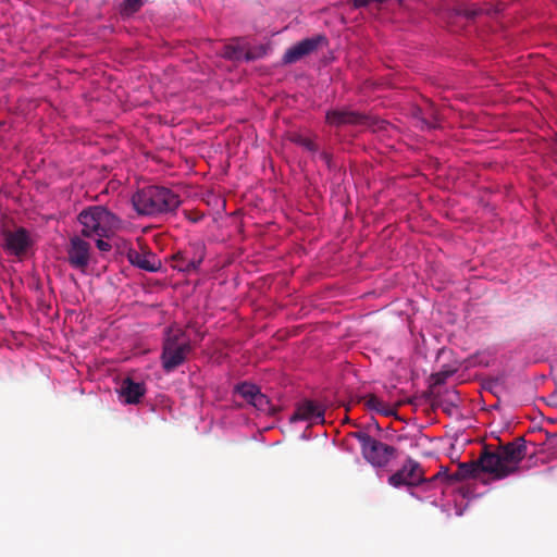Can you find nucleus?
<instances>
[{
	"label": "nucleus",
	"instance_id": "1",
	"mask_svg": "<svg viewBox=\"0 0 557 557\" xmlns=\"http://www.w3.org/2000/svg\"><path fill=\"white\" fill-rule=\"evenodd\" d=\"M527 456V442L523 437H516L512 442L500 444L496 450L484 448L481 461L484 471L494 480H502L519 470V463Z\"/></svg>",
	"mask_w": 557,
	"mask_h": 557
},
{
	"label": "nucleus",
	"instance_id": "2",
	"mask_svg": "<svg viewBox=\"0 0 557 557\" xmlns=\"http://www.w3.org/2000/svg\"><path fill=\"white\" fill-rule=\"evenodd\" d=\"M181 202L177 194L160 186L145 187L132 197L134 209L141 215L171 213L181 206Z\"/></svg>",
	"mask_w": 557,
	"mask_h": 557
},
{
	"label": "nucleus",
	"instance_id": "3",
	"mask_svg": "<svg viewBox=\"0 0 557 557\" xmlns=\"http://www.w3.org/2000/svg\"><path fill=\"white\" fill-rule=\"evenodd\" d=\"M82 235L108 237L120 225L119 218L102 206H91L78 214Z\"/></svg>",
	"mask_w": 557,
	"mask_h": 557
},
{
	"label": "nucleus",
	"instance_id": "4",
	"mask_svg": "<svg viewBox=\"0 0 557 557\" xmlns=\"http://www.w3.org/2000/svg\"><path fill=\"white\" fill-rule=\"evenodd\" d=\"M193 347L186 333L181 329H168L163 339L161 363L165 372L170 373L182 366Z\"/></svg>",
	"mask_w": 557,
	"mask_h": 557
},
{
	"label": "nucleus",
	"instance_id": "5",
	"mask_svg": "<svg viewBox=\"0 0 557 557\" xmlns=\"http://www.w3.org/2000/svg\"><path fill=\"white\" fill-rule=\"evenodd\" d=\"M325 122L333 127L345 125H360L371 128L373 132L385 129L387 123L375 116L361 114L348 109L329 110L325 114Z\"/></svg>",
	"mask_w": 557,
	"mask_h": 557
},
{
	"label": "nucleus",
	"instance_id": "6",
	"mask_svg": "<svg viewBox=\"0 0 557 557\" xmlns=\"http://www.w3.org/2000/svg\"><path fill=\"white\" fill-rule=\"evenodd\" d=\"M366 446L361 450L364 459L374 467H385L397 457V449L373 437H364Z\"/></svg>",
	"mask_w": 557,
	"mask_h": 557
},
{
	"label": "nucleus",
	"instance_id": "7",
	"mask_svg": "<svg viewBox=\"0 0 557 557\" xmlns=\"http://www.w3.org/2000/svg\"><path fill=\"white\" fill-rule=\"evenodd\" d=\"M327 45V39L324 35H317L310 38H305L294 46L289 47L284 55V64H293L301 60L302 58L315 52L322 46Z\"/></svg>",
	"mask_w": 557,
	"mask_h": 557
},
{
	"label": "nucleus",
	"instance_id": "8",
	"mask_svg": "<svg viewBox=\"0 0 557 557\" xmlns=\"http://www.w3.org/2000/svg\"><path fill=\"white\" fill-rule=\"evenodd\" d=\"M423 481V470L420 463L411 458H408L401 469L388 478V483L394 487L417 486Z\"/></svg>",
	"mask_w": 557,
	"mask_h": 557
},
{
	"label": "nucleus",
	"instance_id": "9",
	"mask_svg": "<svg viewBox=\"0 0 557 557\" xmlns=\"http://www.w3.org/2000/svg\"><path fill=\"white\" fill-rule=\"evenodd\" d=\"M91 246L79 236H73L66 248L69 264L77 270L85 271L90 261Z\"/></svg>",
	"mask_w": 557,
	"mask_h": 557
},
{
	"label": "nucleus",
	"instance_id": "10",
	"mask_svg": "<svg viewBox=\"0 0 557 557\" xmlns=\"http://www.w3.org/2000/svg\"><path fill=\"white\" fill-rule=\"evenodd\" d=\"M194 253L190 256L189 250L178 251L173 256V268L185 273L196 272L205 259V247L194 245Z\"/></svg>",
	"mask_w": 557,
	"mask_h": 557
},
{
	"label": "nucleus",
	"instance_id": "11",
	"mask_svg": "<svg viewBox=\"0 0 557 557\" xmlns=\"http://www.w3.org/2000/svg\"><path fill=\"white\" fill-rule=\"evenodd\" d=\"M235 392L256 409L262 412L271 411L269 398L260 392L257 385L244 382L235 386Z\"/></svg>",
	"mask_w": 557,
	"mask_h": 557
},
{
	"label": "nucleus",
	"instance_id": "12",
	"mask_svg": "<svg viewBox=\"0 0 557 557\" xmlns=\"http://www.w3.org/2000/svg\"><path fill=\"white\" fill-rule=\"evenodd\" d=\"M146 392L144 382H136L129 376L122 380L117 389L120 399L128 405L139 404Z\"/></svg>",
	"mask_w": 557,
	"mask_h": 557
},
{
	"label": "nucleus",
	"instance_id": "13",
	"mask_svg": "<svg viewBox=\"0 0 557 557\" xmlns=\"http://www.w3.org/2000/svg\"><path fill=\"white\" fill-rule=\"evenodd\" d=\"M4 248L11 255L16 257L23 256L30 246V238L28 232L20 227L14 232L8 231L4 233Z\"/></svg>",
	"mask_w": 557,
	"mask_h": 557
},
{
	"label": "nucleus",
	"instance_id": "14",
	"mask_svg": "<svg viewBox=\"0 0 557 557\" xmlns=\"http://www.w3.org/2000/svg\"><path fill=\"white\" fill-rule=\"evenodd\" d=\"M127 260L132 265H135L147 272H157L161 268V261L154 253L139 251L135 248L128 249Z\"/></svg>",
	"mask_w": 557,
	"mask_h": 557
},
{
	"label": "nucleus",
	"instance_id": "15",
	"mask_svg": "<svg viewBox=\"0 0 557 557\" xmlns=\"http://www.w3.org/2000/svg\"><path fill=\"white\" fill-rule=\"evenodd\" d=\"M292 421H310L311 423L324 422V409L311 400H305L297 406L295 413L290 418Z\"/></svg>",
	"mask_w": 557,
	"mask_h": 557
},
{
	"label": "nucleus",
	"instance_id": "16",
	"mask_svg": "<svg viewBox=\"0 0 557 557\" xmlns=\"http://www.w3.org/2000/svg\"><path fill=\"white\" fill-rule=\"evenodd\" d=\"M503 9L499 7H492V5H484V7H476L472 5L471 8H466L463 5H453L447 8V17L451 16H463L467 20H474L478 15L481 14H497Z\"/></svg>",
	"mask_w": 557,
	"mask_h": 557
},
{
	"label": "nucleus",
	"instance_id": "17",
	"mask_svg": "<svg viewBox=\"0 0 557 557\" xmlns=\"http://www.w3.org/2000/svg\"><path fill=\"white\" fill-rule=\"evenodd\" d=\"M481 472L485 471L480 457L475 461L459 463L457 470L454 472L451 478L456 481L476 479Z\"/></svg>",
	"mask_w": 557,
	"mask_h": 557
},
{
	"label": "nucleus",
	"instance_id": "18",
	"mask_svg": "<svg viewBox=\"0 0 557 557\" xmlns=\"http://www.w3.org/2000/svg\"><path fill=\"white\" fill-rule=\"evenodd\" d=\"M358 401H364V405L368 409L381 413L385 417H391L395 413L393 408L382 401L374 394H368L366 396L359 397Z\"/></svg>",
	"mask_w": 557,
	"mask_h": 557
},
{
	"label": "nucleus",
	"instance_id": "19",
	"mask_svg": "<svg viewBox=\"0 0 557 557\" xmlns=\"http://www.w3.org/2000/svg\"><path fill=\"white\" fill-rule=\"evenodd\" d=\"M459 401V394L457 391H450L446 393L445 397H436L433 400V406L442 408L448 416H453L457 409V403Z\"/></svg>",
	"mask_w": 557,
	"mask_h": 557
},
{
	"label": "nucleus",
	"instance_id": "20",
	"mask_svg": "<svg viewBox=\"0 0 557 557\" xmlns=\"http://www.w3.org/2000/svg\"><path fill=\"white\" fill-rule=\"evenodd\" d=\"M222 55L231 61H245V46L235 39L232 44L224 47Z\"/></svg>",
	"mask_w": 557,
	"mask_h": 557
},
{
	"label": "nucleus",
	"instance_id": "21",
	"mask_svg": "<svg viewBox=\"0 0 557 557\" xmlns=\"http://www.w3.org/2000/svg\"><path fill=\"white\" fill-rule=\"evenodd\" d=\"M267 54V48L262 45L248 48L245 46V61L250 62L263 58Z\"/></svg>",
	"mask_w": 557,
	"mask_h": 557
},
{
	"label": "nucleus",
	"instance_id": "22",
	"mask_svg": "<svg viewBox=\"0 0 557 557\" xmlns=\"http://www.w3.org/2000/svg\"><path fill=\"white\" fill-rule=\"evenodd\" d=\"M293 141L299 146H302L307 150L311 152H315L318 150L317 144H314L311 139L304 137L301 135H295L293 137Z\"/></svg>",
	"mask_w": 557,
	"mask_h": 557
},
{
	"label": "nucleus",
	"instance_id": "23",
	"mask_svg": "<svg viewBox=\"0 0 557 557\" xmlns=\"http://www.w3.org/2000/svg\"><path fill=\"white\" fill-rule=\"evenodd\" d=\"M144 3V0H124L123 12L133 14L137 12Z\"/></svg>",
	"mask_w": 557,
	"mask_h": 557
},
{
	"label": "nucleus",
	"instance_id": "24",
	"mask_svg": "<svg viewBox=\"0 0 557 557\" xmlns=\"http://www.w3.org/2000/svg\"><path fill=\"white\" fill-rule=\"evenodd\" d=\"M430 119L426 117V116H422L421 117V123L423 125V127H426V128H434L436 127V124L434 122L435 120V115H434V111L433 110H430Z\"/></svg>",
	"mask_w": 557,
	"mask_h": 557
},
{
	"label": "nucleus",
	"instance_id": "25",
	"mask_svg": "<svg viewBox=\"0 0 557 557\" xmlns=\"http://www.w3.org/2000/svg\"><path fill=\"white\" fill-rule=\"evenodd\" d=\"M453 371H440L436 374H434V381L435 384H443L445 383L446 379L451 375Z\"/></svg>",
	"mask_w": 557,
	"mask_h": 557
},
{
	"label": "nucleus",
	"instance_id": "26",
	"mask_svg": "<svg viewBox=\"0 0 557 557\" xmlns=\"http://www.w3.org/2000/svg\"><path fill=\"white\" fill-rule=\"evenodd\" d=\"M351 435H352L355 438H357V440H358V442L360 443V445H361V450H362V449H363V447L366 446V442H367V441H366V438H363V437H371L368 433H366V432H361V431H359V432H354V433H351Z\"/></svg>",
	"mask_w": 557,
	"mask_h": 557
},
{
	"label": "nucleus",
	"instance_id": "27",
	"mask_svg": "<svg viewBox=\"0 0 557 557\" xmlns=\"http://www.w3.org/2000/svg\"><path fill=\"white\" fill-rule=\"evenodd\" d=\"M103 237H99L97 240H96V246L97 248L100 250V251H103V252H107V251H110L111 250V245L103 240L102 239Z\"/></svg>",
	"mask_w": 557,
	"mask_h": 557
},
{
	"label": "nucleus",
	"instance_id": "28",
	"mask_svg": "<svg viewBox=\"0 0 557 557\" xmlns=\"http://www.w3.org/2000/svg\"><path fill=\"white\" fill-rule=\"evenodd\" d=\"M321 159L323 161H325L326 164H330L331 162V154L326 151H323L321 154H320Z\"/></svg>",
	"mask_w": 557,
	"mask_h": 557
}]
</instances>
